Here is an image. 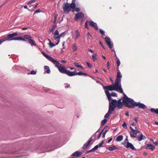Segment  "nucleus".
<instances>
[{
	"label": "nucleus",
	"instance_id": "nucleus-17",
	"mask_svg": "<svg viewBox=\"0 0 158 158\" xmlns=\"http://www.w3.org/2000/svg\"><path fill=\"white\" fill-rule=\"evenodd\" d=\"M81 155V153L80 152L77 151L73 153L71 155V156H73L79 157Z\"/></svg>",
	"mask_w": 158,
	"mask_h": 158
},
{
	"label": "nucleus",
	"instance_id": "nucleus-39",
	"mask_svg": "<svg viewBox=\"0 0 158 158\" xmlns=\"http://www.w3.org/2000/svg\"><path fill=\"white\" fill-rule=\"evenodd\" d=\"M57 16H58V15H55V17H54V21H53V23L54 24L56 23Z\"/></svg>",
	"mask_w": 158,
	"mask_h": 158
},
{
	"label": "nucleus",
	"instance_id": "nucleus-44",
	"mask_svg": "<svg viewBox=\"0 0 158 158\" xmlns=\"http://www.w3.org/2000/svg\"><path fill=\"white\" fill-rule=\"evenodd\" d=\"M36 72L34 70H32L31 72V74L32 75H35L36 74Z\"/></svg>",
	"mask_w": 158,
	"mask_h": 158
},
{
	"label": "nucleus",
	"instance_id": "nucleus-40",
	"mask_svg": "<svg viewBox=\"0 0 158 158\" xmlns=\"http://www.w3.org/2000/svg\"><path fill=\"white\" fill-rule=\"evenodd\" d=\"M106 121L107 120L105 118L104 119H103L101 122L102 125H103L105 124L106 122Z\"/></svg>",
	"mask_w": 158,
	"mask_h": 158
},
{
	"label": "nucleus",
	"instance_id": "nucleus-25",
	"mask_svg": "<svg viewBox=\"0 0 158 158\" xmlns=\"http://www.w3.org/2000/svg\"><path fill=\"white\" fill-rule=\"evenodd\" d=\"M29 43L32 46L36 45L35 43L34 40L31 39H30V40H29Z\"/></svg>",
	"mask_w": 158,
	"mask_h": 158
},
{
	"label": "nucleus",
	"instance_id": "nucleus-16",
	"mask_svg": "<svg viewBox=\"0 0 158 158\" xmlns=\"http://www.w3.org/2000/svg\"><path fill=\"white\" fill-rule=\"evenodd\" d=\"M89 23L90 26L94 27L96 30H98V28L96 23L94 22L93 21H89Z\"/></svg>",
	"mask_w": 158,
	"mask_h": 158
},
{
	"label": "nucleus",
	"instance_id": "nucleus-45",
	"mask_svg": "<svg viewBox=\"0 0 158 158\" xmlns=\"http://www.w3.org/2000/svg\"><path fill=\"white\" fill-rule=\"evenodd\" d=\"M86 63L87 64V65L90 68H91L92 67V65L89 62H86Z\"/></svg>",
	"mask_w": 158,
	"mask_h": 158
},
{
	"label": "nucleus",
	"instance_id": "nucleus-19",
	"mask_svg": "<svg viewBox=\"0 0 158 158\" xmlns=\"http://www.w3.org/2000/svg\"><path fill=\"white\" fill-rule=\"evenodd\" d=\"M107 149L110 151H113L115 149H118V148L114 146L111 145L110 147H108L107 148Z\"/></svg>",
	"mask_w": 158,
	"mask_h": 158
},
{
	"label": "nucleus",
	"instance_id": "nucleus-29",
	"mask_svg": "<svg viewBox=\"0 0 158 158\" xmlns=\"http://www.w3.org/2000/svg\"><path fill=\"white\" fill-rule=\"evenodd\" d=\"M150 111L152 112H154L156 114H158V109L155 110L154 108H151L150 109Z\"/></svg>",
	"mask_w": 158,
	"mask_h": 158
},
{
	"label": "nucleus",
	"instance_id": "nucleus-27",
	"mask_svg": "<svg viewBox=\"0 0 158 158\" xmlns=\"http://www.w3.org/2000/svg\"><path fill=\"white\" fill-rule=\"evenodd\" d=\"M75 75H78L79 76L85 75L86 76L87 75L86 73H83L81 72H79L76 73H75Z\"/></svg>",
	"mask_w": 158,
	"mask_h": 158
},
{
	"label": "nucleus",
	"instance_id": "nucleus-53",
	"mask_svg": "<svg viewBox=\"0 0 158 158\" xmlns=\"http://www.w3.org/2000/svg\"><path fill=\"white\" fill-rule=\"evenodd\" d=\"M88 51L91 52L92 53H94V51L91 49H89Z\"/></svg>",
	"mask_w": 158,
	"mask_h": 158
},
{
	"label": "nucleus",
	"instance_id": "nucleus-37",
	"mask_svg": "<svg viewBox=\"0 0 158 158\" xmlns=\"http://www.w3.org/2000/svg\"><path fill=\"white\" fill-rule=\"evenodd\" d=\"M122 126L125 129H126L127 128V124L125 122H124L123 123V124H122Z\"/></svg>",
	"mask_w": 158,
	"mask_h": 158
},
{
	"label": "nucleus",
	"instance_id": "nucleus-26",
	"mask_svg": "<svg viewBox=\"0 0 158 158\" xmlns=\"http://www.w3.org/2000/svg\"><path fill=\"white\" fill-rule=\"evenodd\" d=\"M72 49L73 52H75L77 50V47L76 44L74 43L73 45Z\"/></svg>",
	"mask_w": 158,
	"mask_h": 158
},
{
	"label": "nucleus",
	"instance_id": "nucleus-51",
	"mask_svg": "<svg viewBox=\"0 0 158 158\" xmlns=\"http://www.w3.org/2000/svg\"><path fill=\"white\" fill-rule=\"evenodd\" d=\"M107 65L108 69H109L110 68V67L109 61H108L107 63Z\"/></svg>",
	"mask_w": 158,
	"mask_h": 158
},
{
	"label": "nucleus",
	"instance_id": "nucleus-12",
	"mask_svg": "<svg viewBox=\"0 0 158 158\" xmlns=\"http://www.w3.org/2000/svg\"><path fill=\"white\" fill-rule=\"evenodd\" d=\"M102 87L104 89L106 90H108L109 91H112L114 90V86L113 84L107 86H104L103 85Z\"/></svg>",
	"mask_w": 158,
	"mask_h": 158
},
{
	"label": "nucleus",
	"instance_id": "nucleus-8",
	"mask_svg": "<svg viewBox=\"0 0 158 158\" xmlns=\"http://www.w3.org/2000/svg\"><path fill=\"white\" fill-rule=\"evenodd\" d=\"M1 40H2V41H3V42L6 40L11 41L12 40H20L25 41V39L21 37H15V38H13L11 39H9L7 36V37H3Z\"/></svg>",
	"mask_w": 158,
	"mask_h": 158
},
{
	"label": "nucleus",
	"instance_id": "nucleus-50",
	"mask_svg": "<svg viewBox=\"0 0 158 158\" xmlns=\"http://www.w3.org/2000/svg\"><path fill=\"white\" fill-rule=\"evenodd\" d=\"M102 131H103V130L99 133V134L98 137V139H99L100 138V137H101V135L102 134Z\"/></svg>",
	"mask_w": 158,
	"mask_h": 158
},
{
	"label": "nucleus",
	"instance_id": "nucleus-57",
	"mask_svg": "<svg viewBox=\"0 0 158 158\" xmlns=\"http://www.w3.org/2000/svg\"><path fill=\"white\" fill-rule=\"evenodd\" d=\"M85 27L87 28H88L87 27V21H86L85 23Z\"/></svg>",
	"mask_w": 158,
	"mask_h": 158
},
{
	"label": "nucleus",
	"instance_id": "nucleus-64",
	"mask_svg": "<svg viewBox=\"0 0 158 158\" xmlns=\"http://www.w3.org/2000/svg\"><path fill=\"white\" fill-rule=\"evenodd\" d=\"M61 62L63 63H65L66 62V61L64 60H62L61 61Z\"/></svg>",
	"mask_w": 158,
	"mask_h": 158
},
{
	"label": "nucleus",
	"instance_id": "nucleus-52",
	"mask_svg": "<svg viewBox=\"0 0 158 158\" xmlns=\"http://www.w3.org/2000/svg\"><path fill=\"white\" fill-rule=\"evenodd\" d=\"M100 32L101 34L102 33H105V31L101 29H100Z\"/></svg>",
	"mask_w": 158,
	"mask_h": 158
},
{
	"label": "nucleus",
	"instance_id": "nucleus-9",
	"mask_svg": "<svg viewBox=\"0 0 158 158\" xmlns=\"http://www.w3.org/2000/svg\"><path fill=\"white\" fill-rule=\"evenodd\" d=\"M55 40H56L57 42L56 43V44L57 45L60 42V36L59 35V31L57 30H56L53 36Z\"/></svg>",
	"mask_w": 158,
	"mask_h": 158
},
{
	"label": "nucleus",
	"instance_id": "nucleus-35",
	"mask_svg": "<svg viewBox=\"0 0 158 158\" xmlns=\"http://www.w3.org/2000/svg\"><path fill=\"white\" fill-rule=\"evenodd\" d=\"M49 45L51 48H52L53 47L55 46L56 45V44H54L52 43L51 42H50L49 43Z\"/></svg>",
	"mask_w": 158,
	"mask_h": 158
},
{
	"label": "nucleus",
	"instance_id": "nucleus-59",
	"mask_svg": "<svg viewBox=\"0 0 158 158\" xmlns=\"http://www.w3.org/2000/svg\"><path fill=\"white\" fill-rule=\"evenodd\" d=\"M125 115L126 116H129V113L127 111H126L125 113Z\"/></svg>",
	"mask_w": 158,
	"mask_h": 158
},
{
	"label": "nucleus",
	"instance_id": "nucleus-2",
	"mask_svg": "<svg viewBox=\"0 0 158 158\" xmlns=\"http://www.w3.org/2000/svg\"><path fill=\"white\" fill-rule=\"evenodd\" d=\"M125 97L123 100V104L124 106L129 108H133L135 106H138L139 108L143 109L145 108L146 106L144 104L136 102L133 99L128 98L126 95H125Z\"/></svg>",
	"mask_w": 158,
	"mask_h": 158
},
{
	"label": "nucleus",
	"instance_id": "nucleus-7",
	"mask_svg": "<svg viewBox=\"0 0 158 158\" xmlns=\"http://www.w3.org/2000/svg\"><path fill=\"white\" fill-rule=\"evenodd\" d=\"M105 93L110 102L109 103L111 102L112 100H113L111 98V97H117L118 96L117 94L115 93L112 92L111 93H110V92L108 91V90H105Z\"/></svg>",
	"mask_w": 158,
	"mask_h": 158
},
{
	"label": "nucleus",
	"instance_id": "nucleus-11",
	"mask_svg": "<svg viewBox=\"0 0 158 158\" xmlns=\"http://www.w3.org/2000/svg\"><path fill=\"white\" fill-rule=\"evenodd\" d=\"M105 40L109 48H112L113 45V44L111 43L110 38L108 37H106L105 38Z\"/></svg>",
	"mask_w": 158,
	"mask_h": 158
},
{
	"label": "nucleus",
	"instance_id": "nucleus-3",
	"mask_svg": "<svg viewBox=\"0 0 158 158\" xmlns=\"http://www.w3.org/2000/svg\"><path fill=\"white\" fill-rule=\"evenodd\" d=\"M123 106V103L121 102V99H119L118 100H112V101L109 103V109L107 112L104 116L105 119L107 118L112 111H114L115 108L117 107L118 109L121 108Z\"/></svg>",
	"mask_w": 158,
	"mask_h": 158
},
{
	"label": "nucleus",
	"instance_id": "nucleus-28",
	"mask_svg": "<svg viewBox=\"0 0 158 158\" xmlns=\"http://www.w3.org/2000/svg\"><path fill=\"white\" fill-rule=\"evenodd\" d=\"M97 53H94L92 56V58L94 61H95L97 59Z\"/></svg>",
	"mask_w": 158,
	"mask_h": 158
},
{
	"label": "nucleus",
	"instance_id": "nucleus-18",
	"mask_svg": "<svg viewBox=\"0 0 158 158\" xmlns=\"http://www.w3.org/2000/svg\"><path fill=\"white\" fill-rule=\"evenodd\" d=\"M18 35L17 32H15L12 34H9L7 36L9 39H11L14 38V36H16Z\"/></svg>",
	"mask_w": 158,
	"mask_h": 158
},
{
	"label": "nucleus",
	"instance_id": "nucleus-24",
	"mask_svg": "<svg viewBox=\"0 0 158 158\" xmlns=\"http://www.w3.org/2000/svg\"><path fill=\"white\" fill-rule=\"evenodd\" d=\"M123 136L122 135H119L116 139V140L117 142H119L121 141L123 139Z\"/></svg>",
	"mask_w": 158,
	"mask_h": 158
},
{
	"label": "nucleus",
	"instance_id": "nucleus-60",
	"mask_svg": "<svg viewBox=\"0 0 158 158\" xmlns=\"http://www.w3.org/2000/svg\"><path fill=\"white\" fill-rule=\"evenodd\" d=\"M112 140V138L108 140V143H109Z\"/></svg>",
	"mask_w": 158,
	"mask_h": 158
},
{
	"label": "nucleus",
	"instance_id": "nucleus-22",
	"mask_svg": "<svg viewBox=\"0 0 158 158\" xmlns=\"http://www.w3.org/2000/svg\"><path fill=\"white\" fill-rule=\"evenodd\" d=\"M146 138V137L144 136L142 134H141L140 137L138 138V140L139 141H140Z\"/></svg>",
	"mask_w": 158,
	"mask_h": 158
},
{
	"label": "nucleus",
	"instance_id": "nucleus-43",
	"mask_svg": "<svg viewBox=\"0 0 158 158\" xmlns=\"http://www.w3.org/2000/svg\"><path fill=\"white\" fill-rule=\"evenodd\" d=\"M99 148L98 147V145L95 146L94 148H93L92 149L93 151H95L96 150H97Z\"/></svg>",
	"mask_w": 158,
	"mask_h": 158
},
{
	"label": "nucleus",
	"instance_id": "nucleus-62",
	"mask_svg": "<svg viewBox=\"0 0 158 158\" xmlns=\"http://www.w3.org/2000/svg\"><path fill=\"white\" fill-rule=\"evenodd\" d=\"M143 154L144 156H146L147 155V153L146 152H144Z\"/></svg>",
	"mask_w": 158,
	"mask_h": 158
},
{
	"label": "nucleus",
	"instance_id": "nucleus-30",
	"mask_svg": "<svg viewBox=\"0 0 158 158\" xmlns=\"http://www.w3.org/2000/svg\"><path fill=\"white\" fill-rule=\"evenodd\" d=\"M24 37L26 39H28L30 40V39H31L32 38V37L31 36L28 35H25L24 36Z\"/></svg>",
	"mask_w": 158,
	"mask_h": 158
},
{
	"label": "nucleus",
	"instance_id": "nucleus-46",
	"mask_svg": "<svg viewBox=\"0 0 158 158\" xmlns=\"http://www.w3.org/2000/svg\"><path fill=\"white\" fill-rule=\"evenodd\" d=\"M55 29V26H52V28L50 29V32H52V31L54 30Z\"/></svg>",
	"mask_w": 158,
	"mask_h": 158
},
{
	"label": "nucleus",
	"instance_id": "nucleus-42",
	"mask_svg": "<svg viewBox=\"0 0 158 158\" xmlns=\"http://www.w3.org/2000/svg\"><path fill=\"white\" fill-rule=\"evenodd\" d=\"M64 87L65 88H69L70 86V85L68 83H65L64 84Z\"/></svg>",
	"mask_w": 158,
	"mask_h": 158
},
{
	"label": "nucleus",
	"instance_id": "nucleus-13",
	"mask_svg": "<svg viewBox=\"0 0 158 158\" xmlns=\"http://www.w3.org/2000/svg\"><path fill=\"white\" fill-rule=\"evenodd\" d=\"M124 146L127 148H130L133 151H136V149L133 145L131 143L127 142V143Z\"/></svg>",
	"mask_w": 158,
	"mask_h": 158
},
{
	"label": "nucleus",
	"instance_id": "nucleus-54",
	"mask_svg": "<svg viewBox=\"0 0 158 158\" xmlns=\"http://www.w3.org/2000/svg\"><path fill=\"white\" fill-rule=\"evenodd\" d=\"M17 67H18V66H16V65H15L12 68L13 69H17Z\"/></svg>",
	"mask_w": 158,
	"mask_h": 158
},
{
	"label": "nucleus",
	"instance_id": "nucleus-4",
	"mask_svg": "<svg viewBox=\"0 0 158 158\" xmlns=\"http://www.w3.org/2000/svg\"><path fill=\"white\" fill-rule=\"evenodd\" d=\"M113 84L114 86V90L118 92H120L121 94H123V99H124L125 97V95H126L123 92V89L121 87V82L115 81L114 83Z\"/></svg>",
	"mask_w": 158,
	"mask_h": 158
},
{
	"label": "nucleus",
	"instance_id": "nucleus-58",
	"mask_svg": "<svg viewBox=\"0 0 158 158\" xmlns=\"http://www.w3.org/2000/svg\"><path fill=\"white\" fill-rule=\"evenodd\" d=\"M28 29L27 27H23L22 28V30H26Z\"/></svg>",
	"mask_w": 158,
	"mask_h": 158
},
{
	"label": "nucleus",
	"instance_id": "nucleus-21",
	"mask_svg": "<svg viewBox=\"0 0 158 158\" xmlns=\"http://www.w3.org/2000/svg\"><path fill=\"white\" fill-rule=\"evenodd\" d=\"M44 68L45 70H47L45 71V72L49 74L50 73V70L49 67L48 66H45Z\"/></svg>",
	"mask_w": 158,
	"mask_h": 158
},
{
	"label": "nucleus",
	"instance_id": "nucleus-6",
	"mask_svg": "<svg viewBox=\"0 0 158 158\" xmlns=\"http://www.w3.org/2000/svg\"><path fill=\"white\" fill-rule=\"evenodd\" d=\"M131 131L130 135L131 138H135L136 137L137 133H140V132L138 129H137L136 127H135V129H134L132 127L130 126V127Z\"/></svg>",
	"mask_w": 158,
	"mask_h": 158
},
{
	"label": "nucleus",
	"instance_id": "nucleus-48",
	"mask_svg": "<svg viewBox=\"0 0 158 158\" xmlns=\"http://www.w3.org/2000/svg\"><path fill=\"white\" fill-rule=\"evenodd\" d=\"M75 10L77 12H78L80 11V9L79 8L77 7L75 8Z\"/></svg>",
	"mask_w": 158,
	"mask_h": 158
},
{
	"label": "nucleus",
	"instance_id": "nucleus-23",
	"mask_svg": "<svg viewBox=\"0 0 158 158\" xmlns=\"http://www.w3.org/2000/svg\"><path fill=\"white\" fill-rule=\"evenodd\" d=\"M74 64L76 67L78 68H80L83 70L84 69L82 67V66L81 64H79L77 62H74Z\"/></svg>",
	"mask_w": 158,
	"mask_h": 158
},
{
	"label": "nucleus",
	"instance_id": "nucleus-5",
	"mask_svg": "<svg viewBox=\"0 0 158 158\" xmlns=\"http://www.w3.org/2000/svg\"><path fill=\"white\" fill-rule=\"evenodd\" d=\"M76 5L75 2H72L71 4L66 2L64 3L63 5V8L65 12H69L72 8L75 7Z\"/></svg>",
	"mask_w": 158,
	"mask_h": 158
},
{
	"label": "nucleus",
	"instance_id": "nucleus-55",
	"mask_svg": "<svg viewBox=\"0 0 158 158\" xmlns=\"http://www.w3.org/2000/svg\"><path fill=\"white\" fill-rule=\"evenodd\" d=\"M153 143L156 145H158V140L155 142H153Z\"/></svg>",
	"mask_w": 158,
	"mask_h": 158
},
{
	"label": "nucleus",
	"instance_id": "nucleus-34",
	"mask_svg": "<svg viewBox=\"0 0 158 158\" xmlns=\"http://www.w3.org/2000/svg\"><path fill=\"white\" fill-rule=\"evenodd\" d=\"M116 63H117L118 67L120 65V61L119 59L118 58H117Z\"/></svg>",
	"mask_w": 158,
	"mask_h": 158
},
{
	"label": "nucleus",
	"instance_id": "nucleus-1",
	"mask_svg": "<svg viewBox=\"0 0 158 158\" xmlns=\"http://www.w3.org/2000/svg\"><path fill=\"white\" fill-rule=\"evenodd\" d=\"M42 53L48 60L55 64V67L58 69L59 71L61 73L65 74L70 77L75 75V72H71L67 70L64 67L59 66L60 63L58 61L54 60L53 57L47 55L44 52H42Z\"/></svg>",
	"mask_w": 158,
	"mask_h": 158
},
{
	"label": "nucleus",
	"instance_id": "nucleus-10",
	"mask_svg": "<svg viewBox=\"0 0 158 158\" xmlns=\"http://www.w3.org/2000/svg\"><path fill=\"white\" fill-rule=\"evenodd\" d=\"M98 132V131H97L94 134L93 136L91 137L90 139L87 142H86V143H85L84 145H83V149H85L86 148V147H87L89 144L93 140V137H94V138H95L96 136V134Z\"/></svg>",
	"mask_w": 158,
	"mask_h": 158
},
{
	"label": "nucleus",
	"instance_id": "nucleus-15",
	"mask_svg": "<svg viewBox=\"0 0 158 158\" xmlns=\"http://www.w3.org/2000/svg\"><path fill=\"white\" fill-rule=\"evenodd\" d=\"M122 77V75L121 74V73L119 71H118L117 72L116 78L115 81L121 82Z\"/></svg>",
	"mask_w": 158,
	"mask_h": 158
},
{
	"label": "nucleus",
	"instance_id": "nucleus-47",
	"mask_svg": "<svg viewBox=\"0 0 158 158\" xmlns=\"http://www.w3.org/2000/svg\"><path fill=\"white\" fill-rule=\"evenodd\" d=\"M107 130H105V131L104 132L103 135H102V137L103 138H104L105 137V135L106 133L107 132Z\"/></svg>",
	"mask_w": 158,
	"mask_h": 158
},
{
	"label": "nucleus",
	"instance_id": "nucleus-56",
	"mask_svg": "<svg viewBox=\"0 0 158 158\" xmlns=\"http://www.w3.org/2000/svg\"><path fill=\"white\" fill-rule=\"evenodd\" d=\"M134 120L135 121L136 123H137L138 121V118H134Z\"/></svg>",
	"mask_w": 158,
	"mask_h": 158
},
{
	"label": "nucleus",
	"instance_id": "nucleus-61",
	"mask_svg": "<svg viewBox=\"0 0 158 158\" xmlns=\"http://www.w3.org/2000/svg\"><path fill=\"white\" fill-rule=\"evenodd\" d=\"M100 44L102 46V47L104 48V47L101 42H100Z\"/></svg>",
	"mask_w": 158,
	"mask_h": 158
},
{
	"label": "nucleus",
	"instance_id": "nucleus-49",
	"mask_svg": "<svg viewBox=\"0 0 158 158\" xmlns=\"http://www.w3.org/2000/svg\"><path fill=\"white\" fill-rule=\"evenodd\" d=\"M40 12V11L39 9L35 11L34 14L39 13Z\"/></svg>",
	"mask_w": 158,
	"mask_h": 158
},
{
	"label": "nucleus",
	"instance_id": "nucleus-14",
	"mask_svg": "<svg viewBox=\"0 0 158 158\" xmlns=\"http://www.w3.org/2000/svg\"><path fill=\"white\" fill-rule=\"evenodd\" d=\"M84 17V14L81 12L78 13L75 15V19L77 20L83 18Z\"/></svg>",
	"mask_w": 158,
	"mask_h": 158
},
{
	"label": "nucleus",
	"instance_id": "nucleus-32",
	"mask_svg": "<svg viewBox=\"0 0 158 158\" xmlns=\"http://www.w3.org/2000/svg\"><path fill=\"white\" fill-rule=\"evenodd\" d=\"M127 142H128V141L127 138H126L125 139L124 141L123 142L122 144L124 145L125 146L127 144Z\"/></svg>",
	"mask_w": 158,
	"mask_h": 158
},
{
	"label": "nucleus",
	"instance_id": "nucleus-41",
	"mask_svg": "<svg viewBox=\"0 0 158 158\" xmlns=\"http://www.w3.org/2000/svg\"><path fill=\"white\" fill-rule=\"evenodd\" d=\"M65 35V32L64 31L60 35V38L61 37H64Z\"/></svg>",
	"mask_w": 158,
	"mask_h": 158
},
{
	"label": "nucleus",
	"instance_id": "nucleus-36",
	"mask_svg": "<svg viewBox=\"0 0 158 158\" xmlns=\"http://www.w3.org/2000/svg\"><path fill=\"white\" fill-rule=\"evenodd\" d=\"M104 143V141L103 140H102L101 143H100L98 145H97L98 146V147L99 148L102 146V145Z\"/></svg>",
	"mask_w": 158,
	"mask_h": 158
},
{
	"label": "nucleus",
	"instance_id": "nucleus-20",
	"mask_svg": "<svg viewBox=\"0 0 158 158\" xmlns=\"http://www.w3.org/2000/svg\"><path fill=\"white\" fill-rule=\"evenodd\" d=\"M146 147L148 148L149 149L153 150L155 148V147L151 144H147Z\"/></svg>",
	"mask_w": 158,
	"mask_h": 158
},
{
	"label": "nucleus",
	"instance_id": "nucleus-33",
	"mask_svg": "<svg viewBox=\"0 0 158 158\" xmlns=\"http://www.w3.org/2000/svg\"><path fill=\"white\" fill-rule=\"evenodd\" d=\"M44 90L46 92H49V93H52L51 91V90L48 88H45L44 89Z\"/></svg>",
	"mask_w": 158,
	"mask_h": 158
},
{
	"label": "nucleus",
	"instance_id": "nucleus-31",
	"mask_svg": "<svg viewBox=\"0 0 158 158\" xmlns=\"http://www.w3.org/2000/svg\"><path fill=\"white\" fill-rule=\"evenodd\" d=\"M36 0H31L27 2V4L28 5L31 4L32 3H34L36 1Z\"/></svg>",
	"mask_w": 158,
	"mask_h": 158
},
{
	"label": "nucleus",
	"instance_id": "nucleus-38",
	"mask_svg": "<svg viewBox=\"0 0 158 158\" xmlns=\"http://www.w3.org/2000/svg\"><path fill=\"white\" fill-rule=\"evenodd\" d=\"M76 32L77 33V35L76 36V38L77 39L78 37L80 36V34L78 32V30H76Z\"/></svg>",
	"mask_w": 158,
	"mask_h": 158
},
{
	"label": "nucleus",
	"instance_id": "nucleus-63",
	"mask_svg": "<svg viewBox=\"0 0 158 158\" xmlns=\"http://www.w3.org/2000/svg\"><path fill=\"white\" fill-rule=\"evenodd\" d=\"M24 8L25 9H27L28 10H29V9L27 8V5H25L24 6Z\"/></svg>",
	"mask_w": 158,
	"mask_h": 158
}]
</instances>
